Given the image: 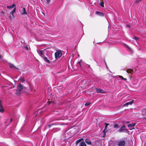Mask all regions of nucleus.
Instances as JSON below:
<instances>
[{"mask_svg":"<svg viewBox=\"0 0 146 146\" xmlns=\"http://www.w3.org/2000/svg\"><path fill=\"white\" fill-rule=\"evenodd\" d=\"M37 51L38 54L42 58L44 57V56H45L44 54L46 52V51L44 49L41 50L39 49L37 50Z\"/></svg>","mask_w":146,"mask_h":146,"instance_id":"f257e3e1","label":"nucleus"},{"mask_svg":"<svg viewBox=\"0 0 146 146\" xmlns=\"http://www.w3.org/2000/svg\"><path fill=\"white\" fill-rule=\"evenodd\" d=\"M19 12L22 15H27L28 14L26 11V9L25 7H21V9H19Z\"/></svg>","mask_w":146,"mask_h":146,"instance_id":"f03ea898","label":"nucleus"},{"mask_svg":"<svg viewBox=\"0 0 146 146\" xmlns=\"http://www.w3.org/2000/svg\"><path fill=\"white\" fill-rule=\"evenodd\" d=\"M23 86L21 84H19L17 86V91L16 94H20L21 91L23 89Z\"/></svg>","mask_w":146,"mask_h":146,"instance_id":"7ed1b4c3","label":"nucleus"},{"mask_svg":"<svg viewBox=\"0 0 146 146\" xmlns=\"http://www.w3.org/2000/svg\"><path fill=\"white\" fill-rule=\"evenodd\" d=\"M125 127L126 126L124 125L118 130L117 131L120 133H121L123 132L124 131H125V132H127L128 131V130L127 129H125Z\"/></svg>","mask_w":146,"mask_h":146,"instance_id":"20e7f679","label":"nucleus"},{"mask_svg":"<svg viewBox=\"0 0 146 146\" xmlns=\"http://www.w3.org/2000/svg\"><path fill=\"white\" fill-rule=\"evenodd\" d=\"M97 82L98 84L100 86H102L104 85H106V81L102 80H99L96 81Z\"/></svg>","mask_w":146,"mask_h":146,"instance_id":"39448f33","label":"nucleus"},{"mask_svg":"<svg viewBox=\"0 0 146 146\" xmlns=\"http://www.w3.org/2000/svg\"><path fill=\"white\" fill-rule=\"evenodd\" d=\"M54 55L56 58H60L61 56L62 52L58 50L55 52Z\"/></svg>","mask_w":146,"mask_h":146,"instance_id":"423d86ee","label":"nucleus"},{"mask_svg":"<svg viewBox=\"0 0 146 146\" xmlns=\"http://www.w3.org/2000/svg\"><path fill=\"white\" fill-rule=\"evenodd\" d=\"M96 90L97 93H104L106 92L104 90L99 88H96Z\"/></svg>","mask_w":146,"mask_h":146,"instance_id":"0eeeda50","label":"nucleus"},{"mask_svg":"<svg viewBox=\"0 0 146 146\" xmlns=\"http://www.w3.org/2000/svg\"><path fill=\"white\" fill-rule=\"evenodd\" d=\"M125 141L124 140L120 141L117 143L118 146H124L125 145Z\"/></svg>","mask_w":146,"mask_h":146,"instance_id":"6e6552de","label":"nucleus"},{"mask_svg":"<svg viewBox=\"0 0 146 146\" xmlns=\"http://www.w3.org/2000/svg\"><path fill=\"white\" fill-rule=\"evenodd\" d=\"M135 123L129 124L127 125V126L129 128V129L130 130H132L135 129L134 127L135 126Z\"/></svg>","mask_w":146,"mask_h":146,"instance_id":"1a4fd4ad","label":"nucleus"},{"mask_svg":"<svg viewBox=\"0 0 146 146\" xmlns=\"http://www.w3.org/2000/svg\"><path fill=\"white\" fill-rule=\"evenodd\" d=\"M134 100H132L126 103L123 104V106L124 107L127 106L129 105H131L133 103Z\"/></svg>","mask_w":146,"mask_h":146,"instance_id":"9d476101","label":"nucleus"},{"mask_svg":"<svg viewBox=\"0 0 146 146\" xmlns=\"http://www.w3.org/2000/svg\"><path fill=\"white\" fill-rule=\"evenodd\" d=\"M42 58L44 59L45 62H46L48 63H50V60L48 59L45 56H44V57H43Z\"/></svg>","mask_w":146,"mask_h":146,"instance_id":"9b49d317","label":"nucleus"},{"mask_svg":"<svg viewBox=\"0 0 146 146\" xmlns=\"http://www.w3.org/2000/svg\"><path fill=\"white\" fill-rule=\"evenodd\" d=\"M85 142L88 145H91V141L89 139H86L85 140Z\"/></svg>","mask_w":146,"mask_h":146,"instance_id":"f8f14e48","label":"nucleus"},{"mask_svg":"<svg viewBox=\"0 0 146 146\" xmlns=\"http://www.w3.org/2000/svg\"><path fill=\"white\" fill-rule=\"evenodd\" d=\"M141 114L142 115L146 116V108L143 109L141 111Z\"/></svg>","mask_w":146,"mask_h":146,"instance_id":"ddd939ff","label":"nucleus"},{"mask_svg":"<svg viewBox=\"0 0 146 146\" xmlns=\"http://www.w3.org/2000/svg\"><path fill=\"white\" fill-rule=\"evenodd\" d=\"M15 7V4L13 3L11 5L7 6V8L8 9H12Z\"/></svg>","mask_w":146,"mask_h":146,"instance_id":"4468645a","label":"nucleus"},{"mask_svg":"<svg viewBox=\"0 0 146 146\" xmlns=\"http://www.w3.org/2000/svg\"><path fill=\"white\" fill-rule=\"evenodd\" d=\"M9 64L10 65V66H9L10 68L11 69H12L13 70H14L13 68H14L15 69H19L18 68L16 67L15 66H14V65L13 64L10 63V64Z\"/></svg>","mask_w":146,"mask_h":146,"instance_id":"2eb2a0df","label":"nucleus"},{"mask_svg":"<svg viewBox=\"0 0 146 146\" xmlns=\"http://www.w3.org/2000/svg\"><path fill=\"white\" fill-rule=\"evenodd\" d=\"M0 102H1V100H0ZM4 111V109L3 107L1 105V102H0V112L3 113Z\"/></svg>","mask_w":146,"mask_h":146,"instance_id":"dca6fc26","label":"nucleus"},{"mask_svg":"<svg viewBox=\"0 0 146 146\" xmlns=\"http://www.w3.org/2000/svg\"><path fill=\"white\" fill-rule=\"evenodd\" d=\"M96 14L100 16H103L104 15V14L103 13L100 12L96 11Z\"/></svg>","mask_w":146,"mask_h":146,"instance_id":"f3484780","label":"nucleus"},{"mask_svg":"<svg viewBox=\"0 0 146 146\" xmlns=\"http://www.w3.org/2000/svg\"><path fill=\"white\" fill-rule=\"evenodd\" d=\"M16 11V7H15L13 9V10L10 13L11 15L13 16V14L15 13Z\"/></svg>","mask_w":146,"mask_h":146,"instance_id":"a211bd4d","label":"nucleus"},{"mask_svg":"<svg viewBox=\"0 0 146 146\" xmlns=\"http://www.w3.org/2000/svg\"><path fill=\"white\" fill-rule=\"evenodd\" d=\"M126 71L128 73H131L133 71V70L130 69H128Z\"/></svg>","mask_w":146,"mask_h":146,"instance_id":"6ab92c4d","label":"nucleus"},{"mask_svg":"<svg viewBox=\"0 0 146 146\" xmlns=\"http://www.w3.org/2000/svg\"><path fill=\"white\" fill-rule=\"evenodd\" d=\"M80 146H86V145L84 142L82 141L80 143Z\"/></svg>","mask_w":146,"mask_h":146,"instance_id":"aec40b11","label":"nucleus"},{"mask_svg":"<svg viewBox=\"0 0 146 146\" xmlns=\"http://www.w3.org/2000/svg\"><path fill=\"white\" fill-rule=\"evenodd\" d=\"M105 126L104 129V131L106 130L107 126H108V125H109V124L106 123H105Z\"/></svg>","mask_w":146,"mask_h":146,"instance_id":"412c9836","label":"nucleus"},{"mask_svg":"<svg viewBox=\"0 0 146 146\" xmlns=\"http://www.w3.org/2000/svg\"><path fill=\"white\" fill-rule=\"evenodd\" d=\"M104 3L103 1L101 2L100 3V5L102 7H104Z\"/></svg>","mask_w":146,"mask_h":146,"instance_id":"4be33fe9","label":"nucleus"},{"mask_svg":"<svg viewBox=\"0 0 146 146\" xmlns=\"http://www.w3.org/2000/svg\"><path fill=\"white\" fill-rule=\"evenodd\" d=\"M125 46L126 47V48L127 49L130 50H132L126 44H125Z\"/></svg>","mask_w":146,"mask_h":146,"instance_id":"5701e85b","label":"nucleus"},{"mask_svg":"<svg viewBox=\"0 0 146 146\" xmlns=\"http://www.w3.org/2000/svg\"><path fill=\"white\" fill-rule=\"evenodd\" d=\"M90 102L86 103L85 104V106H88L90 104Z\"/></svg>","mask_w":146,"mask_h":146,"instance_id":"b1692460","label":"nucleus"},{"mask_svg":"<svg viewBox=\"0 0 146 146\" xmlns=\"http://www.w3.org/2000/svg\"><path fill=\"white\" fill-rule=\"evenodd\" d=\"M25 49L28 50L29 48H30V47L29 46L26 45L25 46Z\"/></svg>","mask_w":146,"mask_h":146,"instance_id":"393cba45","label":"nucleus"},{"mask_svg":"<svg viewBox=\"0 0 146 146\" xmlns=\"http://www.w3.org/2000/svg\"><path fill=\"white\" fill-rule=\"evenodd\" d=\"M119 77H120L121 79L122 80H124L125 81L127 80V79L125 78H124L122 76H119Z\"/></svg>","mask_w":146,"mask_h":146,"instance_id":"a878e982","label":"nucleus"},{"mask_svg":"<svg viewBox=\"0 0 146 146\" xmlns=\"http://www.w3.org/2000/svg\"><path fill=\"white\" fill-rule=\"evenodd\" d=\"M118 125L117 124H115L114 125L113 127L114 128H117L118 127Z\"/></svg>","mask_w":146,"mask_h":146,"instance_id":"bb28decb","label":"nucleus"},{"mask_svg":"<svg viewBox=\"0 0 146 146\" xmlns=\"http://www.w3.org/2000/svg\"><path fill=\"white\" fill-rule=\"evenodd\" d=\"M20 80L22 82H23L25 81V79L23 78H21Z\"/></svg>","mask_w":146,"mask_h":146,"instance_id":"cd10ccee","label":"nucleus"},{"mask_svg":"<svg viewBox=\"0 0 146 146\" xmlns=\"http://www.w3.org/2000/svg\"><path fill=\"white\" fill-rule=\"evenodd\" d=\"M133 38L134 39L137 40H138L139 38H138V37L136 36H135Z\"/></svg>","mask_w":146,"mask_h":146,"instance_id":"c85d7f7f","label":"nucleus"},{"mask_svg":"<svg viewBox=\"0 0 146 146\" xmlns=\"http://www.w3.org/2000/svg\"><path fill=\"white\" fill-rule=\"evenodd\" d=\"M142 0H137L136 2L137 3H139Z\"/></svg>","mask_w":146,"mask_h":146,"instance_id":"c756f323","label":"nucleus"},{"mask_svg":"<svg viewBox=\"0 0 146 146\" xmlns=\"http://www.w3.org/2000/svg\"><path fill=\"white\" fill-rule=\"evenodd\" d=\"M54 125V124H50V125H48V127H49V128H50L51 127V126L52 125Z\"/></svg>","mask_w":146,"mask_h":146,"instance_id":"7c9ffc66","label":"nucleus"},{"mask_svg":"<svg viewBox=\"0 0 146 146\" xmlns=\"http://www.w3.org/2000/svg\"><path fill=\"white\" fill-rule=\"evenodd\" d=\"M83 139L82 138H81L78 140H77L76 141V143H77V142H78V141H80V140H82Z\"/></svg>","mask_w":146,"mask_h":146,"instance_id":"2f4dec72","label":"nucleus"},{"mask_svg":"<svg viewBox=\"0 0 146 146\" xmlns=\"http://www.w3.org/2000/svg\"><path fill=\"white\" fill-rule=\"evenodd\" d=\"M46 2L48 3H50V0H46Z\"/></svg>","mask_w":146,"mask_h":146,"instance_id":"473e14b6","label":"nucleus"},{"mask_svg":"<svg viewBox=\"0 0 146 146\" xmlns=\"http://www.w3.org/2000/svg\"><path fill=\"white\" fill-rule=\"evenodd\" d=\"M127 27L128 28H129L130 27V25H127Z\"/></svg>","mask_w":146,"mask_h":146,"instance_id":"72a5a7b5","label":"nucleus"},{"mask_svg":"<svg viewBox=\"0 0 146 146\" xmlns=\"http://www.w3.org/2000/svg\"><path fill=\"white\" fill-rule=\"evenodd\" d=\"M67 130H65L64 131V134H65V135H66V132H67Z\"/></svg>","mask_w":146,"mask_h":146,"instance_id":"f704fd0d","label":"nucleus"},{"mask_svg":"<svg viewBox=\"0 0 146 146\" xmlns=\"http://www.w3.org/2000/svg\"><path fill=\"white\" fill-rule=\"evenodd\" d=\"M104 62H105V64L106 65V67L107 68V65H106V62L104 61Z\"/></svg>","mask_w":146,"mask_h":146,"instance_id":"c9c22d12","label":"nucleus"},{"mask_svg":"<svg viewBox=\"0 0 146 146\" xmlns=\"http://www.w3.org/2000/svg\"><path fill=\"white\" fill-rule=\"evenodd\" d=\"M13 120V119L12 118L11 119H10V123Z\"/></svg>","mask_w":146,"mask_h":146,"instance_id":"e433bc0d","label":"nucleus"},{"mask_svg":"<svg viewBox=\"0 0 146 146\" xmlns=\"http://www.w3.org/2000/svg\"><path fill=\"white\" fill-rule=\"evenodd\" d=\"M1 12V13L2 14H3L4 13V12L3 11H2Z\"/></svg>","mask_w":146,"mask_h":146,"instance_id":"4c0bfd02","label":"nucleus"},{"mask_svg":"<svg viewBox=\"0 0 146 146\" xmlns=\"http://www.w3.org/2000/svg\"><path fill=\"white\" fill-rule=\"evenodd\" d=\"M61 125H65V123H63V124H61Z\"/></svg>","mask_w":146,"mask_h":146,"instance_id":"58836bf2","label":"nucleus"},{"mask_svg":"<svg viewBox=\"0 0 146 146\" xmlns=\"http://www.w3.org/2000/svg\"><path fill=\"white\" fill-rule=\"evenodd\" d=\"M79 142V141H78V142H77V143H76V144L77 145Z\"/></svg>","mask_w":146,"mask_h":146,"instance_id":"ea45409f","label":"nucleus"},{"mask_svg":"<svg viewBox=\"0 0 146 146\" xmlns=\"http://www.w3.org/2000/svg\"><path fill=\"white\" fill-rule=\"evenodd\" d=\"M1 58V55L0 54V59Z\"/></svg>","mask_w":146,"mask_h":146,"instance_id":"a19ab883","label":"nucleus"},{"mask_svg":"<svg viewBox=\"0 0 146 146\" xmlns=\"http://www.w3.org/2000/svg\"><path fill=\"white\" fill-rule=\"evenodd\" d=\"M126 123H129V122H128V121H127V122H126Z\"/></svg>","mask_w":146,"mask_h":146,"instance_id":"79ce46f5","label":"nucleus"},{"mask_svg":"<svg viewBox=\"0 0 146 146\" xmlns=\"http://www.w3.org/2000/svg\"><path fill=\"white\" fill-rule=\"evenodd\" d=\"M78 63L80 64V62H79Z\"/></svg>","mask_w":146,"mask_h":146,"instance_id":"37998d69","label":"nucleus"}]
</instances>
